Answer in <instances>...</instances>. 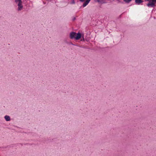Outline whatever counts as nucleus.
<instances>
[{
    "mask_svg": "<svg viewBox=\"0 0 156 156\" xmlns=\"http://www.w3.org/2000/svg\"><path fill=\"white\" fill-rule=\"evenodd\" d=\"M15 2L17 4L18 10H21L23 8L21 0H15Z\"/></svg>",
    "mask_w": 156,
    "mask_h": 156,
    "instance_id": "1",
    "label": "nucleus"
},
{
    "mask_svg": "<svg viewBox=\"0 0 156 156\" xmlns=\"http://www.w3.org/2000/svg\"><path fill=\"white\" fill-rule=\"evenodd\" d=\"M145 1H149V3L147 4V6L149 7H154L155 6V4L156 3V0H145Z\"/></svg>",
    "mask_w": 156,
    "mask_h": 156,
    "instance_id": "2",
    "label": "nucleus"
},
{
    "mask_svg": "<svg viewBox=\"0 0 156 156\" xmlns=\"http://www.w3.org/2000/svg\"><path fill=\"white\" fill-rule=\"evenodd\" d=\"M76 33L74 32H71L69 34L70 38L71 39L75 38V39L76 35Z\"/></svg>",
    "mask_w": 156,
    "mask_h": 156,
    "instance_id": "3",
    "label": "nucleus"
},
{
    "mask_svg": "<svg viewBox=\"0 0 156 156\" xmlns=\"http://www.w3.org/2000/svg\"><path fill=\"white\" fill-rule=\"evenodd\" d=\"M82 36L81 34L78 32L77 34H76V37H75V39L76 40H78L80 39Z\"/></svg>",
    "mask_w": 156,
    "mask_h": 156,
    "instance_id": "4",
    "label": "nucleus"
},
{
    "mask_svg": "<svg viewBox=\"0 0 156 156\" xmlns=\"http://www.w3.org/2000/svg\"><path fill=\"white\" fill-rule=\"evenodd\" d=\"M90 1V0H86L83 5V7H84L87 5Z\"/></svg>",
    "mask_w": 156,
    "mask_h": 156,
    "instance_id": "5",
    "label": "nucleus"
},
{
    "mask_svg": "<svg viewBox=\"0 0 156 156\" xmlns=\"http://www.w3.org/2000/svg\"><path fill=\"white\" fill-rule=\"evenodd\" d=\"M4 118H5V120L7 121H9L10 120V117H9V116L8 115H5V116Z\"/></svg>",
    "mask_w": 156,
    "mask_h": 156,
    "instance_id": "6",
    "label": "nucleus"
},
{
    "mask_svg": "<svg viewBox=\"0 0 156 156\" xmlns=\"http://www.w3.org/2000/svg\"><path fill=\"white\" fill-rule=\"evenodd\" d=\"M135 2L138 5H139L141 3L143 2V1L142 0H135Z\"/></svg>",
    "mask_w": 156,
    "mask_h": 156,
    "instance_id": "7",
    "label": "nucleus"
},
{
    "mask_svg": "<svg viewBox=\"0 0 156 156\" xmlns=\"http://www.w3.org/2000/svg\"><path fill=\"white\" fill-rule=\"evenodd\" d=\"M100 2L99 3H100L101 4H105L107 3L105 0H100Z\"/></svg>",
    "mask_w": 156,
    "mask_h": 156,
    "instance_id": "8",
    "label": "nucleus"
},
{
    "mask_svg": "<svg viewBox=\"0 0 156 156\" xmlns=\"http://www.w3.org/2000/svg\"><path fill=\"white\" fill-rule=\"evenodd\" d=\"M124 2L126 3H129L130 2L131 0H123Z\"/></svg>",
    "mask_w": 156,
    "mask_h": 156,
    "instance_id": "9",
    "label": "nucleus"
},
{
    "mask_svg": "<svg viewBox=\"0 0 156 156\" xmlns=\"http://www.w3.org/2000/svg\"><path fill=\"white\" fill-rule=\"evenodd\" d=\"M75 3L74 0H72V2H71V4H74Z\"/></svg>",
    "mask_w": 156,
    "mask_h": 156,
    "instance_id": "10",
    "label": "nucleus"
},
{
    "mask_svg": "<svg viewBox=\"0 0 156 156\" xmlns=\"http://www.w3.org/2000/svg\"><path fill=\"white\" fill-rule=\"evenodd\" d=\"M108 1H109L110 2H112L115 0H108Z\"/></svg>",
    "mask_w": 156,
    "mask_h": 156,
    "instance_id": "11",
    "label": "nucleus"
},
{
    "mask_svg": "<svg viewBox=\"0 0 156 156\" xmlns=\"http://www.w3.org/2000/svg\"><path fill=\"white\" fill-rule=\"evenodd\" d=\"M85 0H80V1L81 2H83Z\"/></svg>",
    "mask_w": 156,
    "mask_h": 156,
    "instance_id": "12",
    "label": "nucleus"
},
{
    "mask_svg": "<svg viewBox=\"0 0 156 156\" xmlns=\"http://www.w3.org/2000/svg\"><path fill=\"white\" fill-rule=\"evenodd\" d=\"M100 0H96L97 2H98V3H99V2H100ZM94 1H95V0H94Z\"/></svg>",
    "mask_w": 156,
    "mask_h": 156,
    "instance_id": "13",
    "label": "nucleus"
},
{
    "mask_svg": "<svg viewBox=\"0 0 156 156\" xmlns=\"http://www.w3.org/2000/svg\"><path fill=\"white\" fill-rule=\"evenodd\" d=\"M82 38H83V40L84 41V38L83 37V36H82Z\"/></svg>",
    "mask_w": 156,
    "mask_h": 156,
    "instance_id": "14",
    "label": "nucleus"
},
{
    "mask_svg": "<svg viewBox=\"0 0 156 156\" xmlns=\"http://www.w3.org/2000/svg\"><path fill=\"white\" fill-rule=\"evenodd\" d=\"M70 44H72V45H75V44H73L72 43H70Z\"/></svg>",
    "mask_w": 156,
    "mask_h": 156,
    "instance_id": "15",
    "label": "nucleus"
},
{
    "mask_svg": "<svg viewBox=\"0 0 156 156\" xmlns=\"http://www.w3.org/2000/svg\"><path fill=\"white\" fill-rule=\"evenodd\" d=\"M118 1H119V0H117Z\"/></svg>",
    "mask_w": 156,
    "mask_h": 156,
    "instance_id": "16",
    "label": "nucleus"
}]
</instances>
